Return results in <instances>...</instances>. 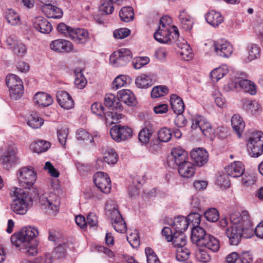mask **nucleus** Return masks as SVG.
<instances>
[{"label":"nucleus","mask_w":263,"mask_h":263,"mask_svg":"<svg viewBox=\"0 0 263 263\" xmlns=\"http://www.w3.org/2000/svg\"><path fill=\"white\" fill-rule=\"evenodd\" d=\"M5 17L8 23L12 25H16L20 22L18 14L12 9H8L6 11Z\"/></svg>","instance_id":"obj_47"},{"label":"nucleus","mask_w":263,"mask_h":263,"mask_svg":"<svg viewBox=\"0 0 263 263\" xmlns=\"http://www.w3.org/2000/svg\"><path fill=\"white\" fill-rule=\"evenodd\" d=\"M2 160L5 167L9 169L17 162V158L14 150L6 152L2 157Z\"/></svg>","instance_id":"obj_35"},{"label":"nucleus","mask_w":263,"mask_h":263,"mask_svg":"<svg viewBox=\"0 0 263 263\" xmlns=\"http://www.w3.org/2000/svg\"><path fill=\"white\" fill-rule=\"evenodd\" d=\"M121 20L124 22H129L133 20L134 13L133 8L125 7L121 9L119 13Z\"/></svg>","instance_id":"obj_44"},{"label":"nucleus","mask_w":263,"mask_h":263,"mask_svg":"<svg viewBox=\"0 0 263 263\" xmlns=\"http://www.w3.org/2000/svg\"><path fill=\"white\" fill-rule=\"evenodd\" d=\"M43 120L35 112H32L28 118L27 124L32 128H38L43 124Z\"/></svg>","instance_id":"obj_43"},{"label":"nucleus","mask_w":263,"mask_h":263,"mask_svg":"<svg viewBox=\"0 0 263 263\" xmlns=\"http://www.w3.org/2000/svg\"><path fill=\"white\" fill-rule=\"evenodd\" d=\"M56 97L57 101L61 107L65 109H70L74 106V101L67 91H58Z\"/></svg>","instance_id":"obj_17"},{"label":"nucleus","mask_w":263,"mask_h":263,"mask_svg":"<svg viewBox=\"0 0 263 263\" xmlns=\"http://www.w3.org/2000/svg\"><path fill=\"white\" fill-rule=\"evenodd\" d=\"M126 238L128 242L133 248H137L139 246L140 240L136 231H134V232H132L130 234L128 235Z\"/></svg>","instance_id":"obj_58"},{"label":"nucleus","mask_w":263,"mask_h":263,"mask_svg":"<svg viewBox=\"0 0 263 263\" xmlns=\"http://www.w3.org/2000/svg\"><path fill=\"white\" fill-rule=\"evenodd\" d=\"M196 257L198 260L204 263L208 262L211 260L210 255L206 251L202 249H199L196 252Z\"/></svg>","instance_id":"obj_61"},{"label":"nucleus","mask_w":263,"mask_h":263,"mask_svg":"<svg viewBox=\"0 0 263 263\" xmlns=\"http://www.w3.org/2000/svg\"><path fill=\"white\" fill-rule=\"evenodd\" d=\"M13 190L11 209L17 214H24L32 203V199L24 190L18 187H13Z\"/></svg>","instance_id":"obj_2"},{"label":"nucleus","mask_w":263,"mask_h":263,"mask_svg":"<svg viewBox=\"0 0 263 263\" xmlns=\"http://www.w3.org/2000/svg\"><path fill=\"white\" fill-rule=\"evenodd\" d=\"M246 145L249 155L258 157L263 154V133L254 131L249 133L246 140Z\"/></svg>","instance_id":"obj_3"},{"label":"nucleus","mask_w":263,"mask_h":263,"mask_svg":"<svg viewBox=\"0 0 263 263\" xmlns=\"http://www.w3.org/2000/svg\"><path fill=\"white\" fill-rule=\"evenodd\" d=\"M57 29L61 34L70 39L72 34L71 33H72L74 29L67 26L66 24L62 23H60L58 25Z\"/></svg>","instance_id":"obj_56"},{"label":"nucleus","mask_w":263,"mask_h":263,"mask_svg":"<svg viewBox=\"0 0 263 263\" xmlns=\"http://www.w3.org/2000/svg\"><path fill=\"white\" fill-rule=\"evenodd\" d=\"M50 147L49 142L45 140H39L32 142L30 146V149L34 153L38 154L47 151Z\"/></svg>","instance_id":"obj_37"},{"label":"nucleus","mask_w":263,"mask_h":263,"mask_svg":"<svg viewBox=\"0 0 263 263\" xmlns=\"http://www.w3.org/2000/svg\"><path fill=\"white\" fill-rule=\"evenodd\" d=\"M168 92V89L164 86H158L153 88L151 91V96L153 98H156L163 96Z\"/></svg>","instance_id":"obj_50"},{"label":"nucleus","mask_w":263,"mask_h":263,"mask_svg":"<svg viewBox=\"0 0 263 263\" xmlns=\"http://www.w3.org/2000/svg\"><path fill=\"white\" fill-rule=\"evenodd\" d=\"M172 137L171 130L167 128H161L158 132V138L160 141L163 142H168Z\"/></svg>","instance_id":"obj_53"},{"label":"nucleus","mask_w":263,"mask_h":263,"mask_svg":"<svg viewBox=\"0 0 263 263\" xmlns=\"http://www.w3.org/2000/svg\"><path fill=\"white\" fill-rule=\"evenodd\" d=\"M190 255V251L185 246L179 247L176 249V259L179 261H184L187 260Z\"/></svg>","instance_id":"obj_46"},{"label":"nucleus","mask_w":263,"mask_h":263,"mask_svg":"<svg viewBox=\"0 0 263 263\" xmlns=\"http://www.w3.org/2000/svg\"><path fill=\"white\" fill-rule=\"evenodd\" d=\"M205 231L201 227L198 226H194L192 230L191 239L194 243H195L198 246L203 244L202 242L208 236Z\"/></svg>","instance_id":"obj_23"},{"label":"nucleus","mask_w":263,"mask_h":263,"mask_svg":"<svg viewBox=\"0 0 263 263\" xmlns=\"http://www.w3.org/2000/svg\"><path fill=\"white\" fill-rule=\"evenodd\" d=\"M216 53L220 57H229L233 52L230 44L224 40H219L214 42Z\"/></svg>","instance_id":"obj_15"},{"label":"nucleus","mask_w":263,"mask_h":263,"mask_svg":"<svg viewBox=\"0 0 263 263\" xmlns=\"http://www.w3.org/2000/svg\"><path fill=\"white\" fill-rule=\"evenodd\" d=\"M238 85L244 91L248 92L251 95H254L256 93V85L250 80L247 79L240 80L238 82Z\"/></svg>","instance_id":"obj_40"},{"label":"nucleus","mask_w":263,"mask_h":263,"mask_svg":"<svg viewBox=\"0 0 263 263\" xmlns=\"http://www.w3.org/2000/svg\"><path fill=\"white\" fill-rule=\"evenodd\" d=\"M199 247H204L214 252H217L220 248L219 240L211 235H208Z\"/></svg>","instance_id":"obj_29"},{"label":"nucleus","mask_w":263,"mask_h":263,"mask_svg":"<svg viewBox=\"0 0 263 263\" xmlns=\"http://www.w3.org/2000/svg\"><path fill=\"white\" fill-rule=\"evenodd\" d=\"M190 222L187 221L186 217L180 216L175 218L172 229L174 232L183 233L189 227Z\"/></svg>","instance_id":"obj_28"},{"label":"nucleus","mask_w":263,"mask_h":263,"mask_svg":"<svg viewBox=\"0 0 263 263\" xmlns=\"http://www.w3.org/2000/svg\"><path fill=\"white\" fill-rule=\"evenodd\" d=\"M75 76L74 84L79 89L83 88L87 84V81L82 71L75 72Z\"/></svg>","instance_id":"obj_51"},{"label":"nucleus","mask_w":263,"mask_h":263,"mask_svg":"<svg viewBox=\"0 0 263 263\" xmlns=\"http://www.w3.org/2000/svg\"><path fill=\"white\" fill-rule=\"evenodd\" d=\"M205 19L208 23L214 27L218 26L223 21V18L221 14L214 10L207 13Z\"/></svg>","instance_id":"obj_32"},{"label":"nucleus","mask_w":263,"mask_h":263,"mask_svg":"<svg viewBox=\"0 0 263 263\" xmlns=\"http://www.w3.org/2000/svg\"><path fill=\"white\" fill-rule=\"evenodd\" d=\"M5 81L6 85L9 89L11 98L15 100L20 98L24 91L22 80L17 76L10 73L6 76Z\"/></svg>","instance_id":"obj_6"},{"label":"nucleus","mask_w":263,"mask_h":263,"mask_svg":"<svg viewBox=\"0 0 263 263\" xmlns=\"http://www.w3.org/2000/svg\"><path fill=\"white\" fill-rule=\"evenodd\" d=\"M204 217L207 220L211 222H216L219 219V213L215 208H210L204 213Z\"/></svg>","instance_id":"obj_52"},{"label":"nucleus","mask_w":263,"mask_h":263,"mask_svg":"<svg viewBox=\"0 0 263 263\" xmlns=\"http://www.w3.org/2000/svg\"><path fill=\"white\" fill-rule=\"evenodd\" d=\"M171 154L177 165L188 161L187 153L181 148L175 147L173 148Z\"/></svg>","instance_id":"obj_30"},{"label":"nucleus","mask_w":263,"mask_h":263,"mask_svg":"<svg viewBox=\"0 0 263 263\" xmlns=\"http://www.w3.org/2000/svg\"><path fill=\"white\" fill-rule=\"evenodd\" d=\"M104 104L111 110L116 109L121 110L122 109V106L120 102L118 97H116L112 93L105 95L104 98Z\"/></svg>","instance_id":"obj_26"},{"label":"nucleus","mask_w":263,"mask_h":263,"mask_svg":"<svg viewBox=\"0 0 263 263\" xmlns=\"http://www.w3.org/2000/svg\"><path fill=\"white\" fill-rule=\"evenodd\" d=\"M147 263H161L157 255L151 248L145 249Z\"/></svg>","instance_id":"obj_63"},{"label":"nucleus","mask_w":263,"mask_h":263,"mask_svg":"<svg viewBox=\"0 0 263 263\" xmlns=\"http://www.w3.org/2000/svg\"><path fill=\"white\" fill-rule=\"evenodd\" d=\"M179 20L182 27L186 30H190L193 25V20L185 10L180 11L179 15Z\"/></svg>","instance_id":"obj_36"},{"label":"nucleus","mask_w":263,"mask_h":263,"mask_svg":"<svg viewBox=\"0 0 263 263\" xmlns=\"http://www.w3.org/2000/svg\"><path fill=\"white\" fill-rule=\"evenodd\" d=\"M155 129L152 124L146 122L143 127L139 132L138 138L139 141L143 143H148L152 137Z\"/></svg>","instance_id":"obj_25"},{"label":"nucleus","mask_w":263,"mask_h":263,"mask_svg":"<svg viewBox=\"0 0 263 263\" xmlns=\"http://www.w3.org/2000/svg\"><path fill=\"white\" fill-rule=\"evenodd\" d=\"M117 95L120 103L122 102L128 105H131L135 100L134 94L129 89L121 90Z\"/></svg>","instance_id":"obj_39"},{"label":"nucleus","mask_w":263,"mask_h":263,"mask_svg":"<svg viewBox=\"0 0 263 263\" xmlns=\"http://www.w3.org/2000/svg\"><path fill=\"white\" fill-rule=\"evenodd\" d=\"M57 134L59 142L64 146L68 135V128L66 126H61L58 129Z\"/></svg>","instance_id":"obj_49"},{"label":"nucleus","mask_w":263,"mask_h":263,"mask_svg":"<svg viewBox=\"0 0 263 263\" xmlns=\"http://www.w3.org/2000/svg\"><path fill=\"white\" fill-rule=\"evenodd\" d=\"M192 120L191 127L192 129L199 128L205 136H209L213 132L210 123L203 117L198 116L193 118Z\"/></svg>","instance_id":"obj_13"},{"label":"nucleus","mask_w":263,"mask_h":263,"mask_svg":"<svg viewBox=\"0 0 263 263\" xmlns=\"http://www.w3.org/2000/svg\"><path fill=\"white\" fill-rule=\"evenodd\" d=\"M73 45L70 41L64 39L54 40L50 44V48L58 52H69L73 49Z\"/></svg>","instance_id":"obj_16"},{"label":"nucleus","mask_w":263,"mask_h":263,"mask_svg":"<svg viewBox=\"0 0 263 263\" xmlns=\"http://www.w3.org/2000/svg\"><path fill=\"white\" fill-rule=\"evenodd\" d=\"M110 134L112 139L119 142L131 138L133 135V131L127 126L118 124L114 126L110 129Z\"/></svg>","instance_id":"obj_11"},{"label":"nucleus","mask_w":263,"mask_h":263,"mask_svg":"<svg viewBox=\"0 0 263 263\" xmlns=\"http://www.w3.org/2000/svg\"><path fill=\"white\" fill-rule=\"evenodd\" d=\"M225 170L228 175L234 178L239 177L244 173L245 166L241 162L235 161L226 167Z\"/></svg>","instance_id":"obj_18"},{"label":"nucleus","mask_w":263,"mask_h":263,"mask_svg":"<svg viewBox=\"0 0 263 263\" xmlns=\"http://www.w3.org/2000/svg\"><path fill=\"white\" fill-rule=\"evenodd\" d=\"M39 203L41 208L50 215H55L59 210V200L54 195L49 197L46 194L40 196Z\"/></svg>","instance_id":"obj_8"},{"label":"nucleus","mask_w":263,"mask_h":263,"mask_svg":"<svg viewBox=\"0 0 263 263\" xmlns=\"http://www.w3.org/2000/svg\"><path fill=\"white\" fill-rule=\"evenodd\" d=\"M34 27L40 32L45 34L49 33L52 29L49 22L42 17H37L33 22Z\"/></svg>","instance_id":"obj_24"},{"label":"nucleus","mask_w":263,"mask_h":263,"mask_svg":"<svg viewBox=\"0 0 263 263\" xmlns=\"http://www.w3.org/2000/svg\"><path fill=\"white\" fill-rule=\"evenodd\" d=\"M170 102L174 112L177 115L182 114L184 110V104L182 99L177 95L173 94L171 96Z\"/></svg>","instance_id":"obj_27"},{"label":"nucleus","mask_w":263,"mask_h":263,"mask_svg":"<svg viewBox=\"0 0 263 263\" xmlns=\"http://www.w3.org/2000/svg\"><path fill=\"white\" fill-rule=\"evenodd\" d=\"M247 54L244 55L242 59L244 62L248 63L259 57L260 49L255 44H249L247 48Z\"/></svg>","instance_id":"obj_22"},{"label":"nucleus","mask_w":263,"mask_h":263,"mask_svg":"<svg viewBox=\"0 0 263 263\" xmlns=\"http://www.w3.org/2000/svg\"><path fill=\"white\" fill-rule=\"evenodd\" d=\"M104 116L106 123L109 124L114 123L115 122L117 121L119 118H121V115L117 113L108 111L105 112L103 114Z\"/></svg>","instance_id":"obj_60"},{"label":"nucleus","mask_w":263,"mask_h":263,"mask_svg":"<svg viewBox=\"0 0 263 263\" xmlns=\"http://www.w3.org/2000/svg\"><path fill=\"white\" fill-rule=\"evenodd\" d=\"M131 51L126 48H121L112 53L109 61L115 66L125 65L132 59Z\"/></svg>","instance_id":"obj_9"},{"label":"nucleus","mask_w":263,"mask_h":263,"mask_svg":"<svg viewBox=\"0 0 263 263\" xmlns=\"http://www.w3.org/2000/svg\"><path fill=\"white\" fill-rule=\"evenodd\" d=\"M173 246L177 248L186 246V237L183 233L174 232L171 241Z\"/></svg>","instance_id":"obj_41"},{"label":"nucleus","mask_w":263,"mask_h":263,"mask_svg":"<svg viewBox=\"0 0 263 263\" xmlns=\"http://www.w3.org/2000/svg\"><path fill=\"white\" fill-rule=\"evenodd\" d=\"M39 234L38 230L33 227H25L17 233L13 234L10 238L12 244L16 247L23 243H28Z\"/></svg>","instance_id":"obj_4"},{"label":"nucleus","mask_w":263,"mask_h":263,"mask_svg":"<svg viewBox=\"0 0 263 263\" xmlns=\"http://www.w3.org/2000/svg\"><path fill=\"white\" fill-rule=\"evenodd\" d=\"M231 226L226 233L232 245H237L242 237L248 238L253 235L263 239V221L253 229L252 223L247 211L241 213H234L230 217Z\"/></svg>","instance_id":"obj_1"},{"label":"nucleus","mask_w":263,"mask_h":263,"mask_svg":"<svg viewBox=\"0 0 263 263\" xmlns=\"http://www.w3.org/2000/svg\"><path fill=\"white\" fill-rule=\"evenodd\" d=\"M77 138L80 141L89 140L90 143L93 142L92 136L86 130L80 129L78 130L76 134Z\"/></svg>","instance_id":"obj_57"},{"label":"nucleus","mask_w":263,"mask_h":263,"mask_svg":"<svg viewBox=\"0 0 263 263\" xmlns=\"http://www.w3.org/2000/svg\"><path fill=\"white\" fill-rule=\"evenodd\" d=\"M99 11L104 14H111L114 10L112 3L110 2H103L99 8Z\"/></svg>","instance_id":"obj_55"},{"label":"nucleus","mask_w":263,"mask_h":263,"mask_svg":"<svg viewBox=\"0 0 263 263\" xmlns=\"http://www.w3.org/2000/svg\"><path fill=\"white\" fill-rule=\"evenodd\" d=\"M179 37L178 28L175 26L160 25L154 33V38L161 43H167L172 39Z\"/></svg>","instance_id":"obj_5"},{"label":"nucleus","mask_w":263,"mask_h":263,"mask_svg":"<svg viewBox=\"0 0 263 263\" xmlns=\"http://www.w3.org/2000/svg\"><path fill=\"white\" fill-rule=\"evenodd\" d=\"M231 124L233 129L240 137L245 127L242 118L238 114L234 115L231 119Z\"/></svg>","instance_id":"obj_34"},{"label":"nucleus","mask_w":263,"mask_h":263,"mask_svg":"<svg viewBox=\"0 0 263 263\" xmlns=\"http://www.w3.org/2000/svg\"><path fill=\"white\" fill-rule=\"evenodd\" d=\"M132 82V78L125 75H120L117 77L112 82V87L116 89L123 87Z\"/></svg>","instance_id":"obj_42"},{"label":"nucleus","mask_w":263,"mask_h":263,"mask_svg":"<svg viewBox=\"0 0 263 263\" xmlns=\"http://www.w3.org/2000/svg\"><path fill=\"white\" fill-rule=\"evenodd\" d=\"M243 108L247 111L254 114L258 109L259 105L255 101L244 100L243 101Z\"/></svg>","instance_id":"obj_48"},{"label":"nucleus","mask_w":263,"mask_h":263,"mask_svg":"<svg viewBox=\"0 0 263 263\" xmlns=\"http://www.w3.org/2000/svg\"><path fill=\"white\" fill-rule=\"evenodd\" d=\"M93 182L101 192L108 194L111 190V181L109 176L105 173L98 172L93 176Z\"/></svg>","instance_id":"obj_12"},{"label":"nucleus","mask_w":263,"mask_h":263,"mask_svg":"<svg viewBox=\"0 0 263 263\" xmlns=\"http://www.w3.org/2000/svg\"><path fill=\"white\" fill-rule=\"evenodd\" d=\"M117 155L115 151L111 148L107 149L104 154V161L108 164H114L118 161Z\"/></svg>","instance_id":"obj_45"},{"label":"nucleus","mask_w":263,"mask_h":263,"mask_svg":"<svg viewBox=\"0 0 263 263\" xmlns=\"http://www.w3.org/2000/svg\"><path fill=\"white\" fill-rule=\"evenodd\" d=\"M41 2L50 7V9L52 13V17L53 18H59L62 17L63 15L62 10L54 6L49 5L50 0H42Z\"/></svg>","instance_id":"obj_54"},{"label":"nucleus","mask_w":263,"mask_h":263,"mask_svg":"<svg viewBox=\"0 0 263 263\" xmlns=\"http://www.w3.org/2000/svg\"><path fill=\"white\" fill-rule=\"evenodd\" d=\"M177 166L178 173L182 177L190 178L195 174V166L192 162L189 160Z\"/></svg>","instance_id":"obj_19"},{"label":"nucleus","mask_w":263,"mask_h":263,"mask_svg":"<svg viewBox=\"0 0 263 263\" xmlns=\"http://www.w3.org/2000/svg\"><path fill=\"white\" fill-rule=\"evenodd\" d=\"M34 100L36 104L43 107L49 106L53 102L52 97L49 95L43 92L36 93L34 97Z\"/></svg>","instance_id":"obj_31"},{"label":"nucleus","mask_w":263,"mask_h":263,"mask_svg":"<svg viewBox=\"0 0 263 263\" xmlns=\"http://www.w3.org/2000/svg\"><path fill=\"white\" fill-rule=\"evenodd\" d=\"M153 84V79L150 74H141L135 80V84L139 88H147L151 87Z\"/></svg>","instance_id":"obj_33"},{"label":"nucleus","mask_w":263,"mask_h":263,"mask_svg":"<svg viewBox=\"0 0 263 263\" xmlns=\"http://www.w3.org/2000/svg\"><path fill=\"white\" fill-rule=\"evenodd\" d=\"M149 62V59L147 57H140L135 58L133 62L134 67L135 69H140Z\"/></svg>","instance_id":"obj_59"},{"label":"nucleus","mask_w":263,"mask_h":263,"mask_svg":"<svg viewBox=\"0 0 263 263\" xmlns=\"http://www.w3.org/2000/svg\"><path fill=\"white\" fill-rule=\"evenodd\" d=\"M190 155L196 165L199 167L202 166L208 161V153L203 148H194L190 152Z\"/></svg>","instance_id":"obj_14"},{"label":"nucleus","mask_w":263,"mask_h":263,"mask_svg":"<svg viewBox=\"0 0 263 263\" xmlns=\"http://www.w3.org/2000/svg\"><path fill=\"white\" fill-rule=\"evenodd\" d=\"M228 66L222 65L218 68L214 69L210 73L211 78L213 82H217L228 73Z\"/></svg>","instance_id":"obj_38"},{"label":"nucleus","mask_w":263,"mask_h":263,"mask_svg":"<svg viewBox=\"0 0 263 263\" xmlns=\"http://www.w3.org/2000/svg\"><path fill=\"white\" fill-rule=\"evenodd\" d=\"M130 34V30L125 28L117 29L114 31V36L117 39L125 38Z\"/></svg>","instance_id":"obj_62"},{"label":"nucleus","mask_w":263,"mask_h":263,"mask_svg":"<svg viewBox=\"0 0 263 263\" xmlns=\"http://www.w3.org/2000/svg\"><path fill=\"white\" fill-rule=\"evenodd\" d=\"M107 215L110 218L112 227L117 232L123 233L127 230L126 225L119 210L114 208L108 210Z\"/></svg>","instance_id":"obj_10"},{"label":"nucleus","mask_w":263,"mask_h":263,"mask_svg":"<svg viewBox=\"0 0 263 263\" xmlns=\"http://www.w3.org/2000/svg\"><path fill=\"white\" fill-rule=\"evenodd\" d=\"M71 33L70 39L77 44H85L89 41V33L85 29H74Z\"/></svg>","instance_id":"obj_21"},{"label":"nucleus","mask_w":263,"mask_h":263,"mask_svg":"<svg viewBox=\"0 0 263 263\" xmlns=\"http://www.w3.org/2000/svg\"><path fill=\"white\" fill-rule=\"evenodd\" d=\"M178 53L181 57V58L185 61H189L192 59L193 54L192 49L186 41L180 42L179 40L177 43Z\"/></svg>","instance_id":"obj_20"},{"label":"nucleus","mask_w":263,"mask_h":263,"mask_svg":"<svg viewBox=\"0 0 263 263\" xmlns=\"http://www.w3.org/2000/svg\"><path fill=\"white\" fill-rule=\"evenodd\" d=\"M12 51L18 57H22L26 53L27 49L25 45L20 41Z\"/></svg>","instance_id":"obj_64"},{"label":"nucleus","mask_w":263,"mask_h":263,"mask_svg":"<svg viewBox=\"0 0 263 263\" xmlns=\"http://www.w3.org/2000/svg\"><path fill=\"white\" fill-rule=\"evenodd\" d=\"M19 185L25 189H30L35 183L37 175L32 168L23 167L17 173Z\"/></svg>","instance_id":"obj_7"}]
</instances>
